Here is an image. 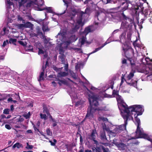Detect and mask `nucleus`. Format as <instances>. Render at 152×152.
Segmentation results:
<instances>
[{"instance_id": "dca6fc26", "label": "nucleus", "mask_w": 152, "mask_h": 152, "mask_svg": "<svg viewBox=\"0 0 152 152\" xmlns=\"http://www.w3.org/2000/svg\"><path fill=\"white\" fill-rule=\"evenodd\" d=\"M96 131L95 130H93L92 131L91 133V134L90 136L91 138V139L94 142V143L97 144L98 143V141L96 140Z\"/></svg>"}, {"instance_id": "a19ab883", "label": "nucleus", "mask_w": 152, "mask_h": 152, "mask_svg": "<svg viewBox=\"0 0 152 152\" xmlns=\"http://www.w3.org/2000/svg\"><path fill=\"white\" fill-rule=\"evenodd\" d=\"M82 65V64L81 63H78L76 64L75 68L76 70H77L80 67V66Z\"/></svg>"}, {"instance_id": "bb28decb", "label": "nucleus", "mask_w": 152, "mask_h": 152, "mask_svg": "<svg viewBox=\"0 0 152 152\" xmlns=\"http://www.w3.org/2000/svg\"><path fill=\"white\" fill-rule=\"evenodd\" d=\"M91 31V29L89 27H87L85 29L83 35L86 36Z\"/></svg>"}, {"instance_id": "f8f14e48", "label": "nucleus", "mask_w": 152, "mask_h": 152, "mask_svg": "<svg viewBox=\"0 0 152 152\" xmlns=\"http://www.w3.org/2000/svg\"><path fill=\"white\" fill-rule=\"evenodd\" d=\"M63 68V67H61V68H58L56 66L53 67V69L54 70L57 72H60L58 73V77H65L68 75V73L67 72L61 71Z\"/></svg>"}, {"instance_id": "6ab92c4d", "label": "nucleus", "mask_w": 152, "mask_h": 152, "mask_svg": "<svg viewBox=\"0 0 152 152\" xmlns=\"http://www.w3.org/2000/svg\"><path fill=\"white\" fill-rule=\"evenodd\" d=\"M109 42H108L107 41L105 42L103 44V45H102L101 47L96 48L94 50V51H93L92 52H91V53L88 54V55H88V58L89 57V56H90V55L91 54H92V53H94L97 52L98 50H99L101 48H102L105 45L107 44H108L109 43Z\"/></svg>"}, {"instance_id": "20e7f679", "label": "nucleus", "mask_w": 152, "mask_h": 152, "mask_svg": "<svg viewBox=\"0 0 152 152\" xmlns=\"http://www.w3.org/2000/svg\"><path fill=\"white\" fill-rule=\"evenodd\" d=\"M89 12V9L86 8L85 12L81 11L78 13L76 21H72L73 22L72 23L73 26L72 30L73 32L77 31L80 26H83V24L82 22V20L85 16L86 17L88 15Z\"/></svg>"}, {"instance_id": "423d86ee", "label": "nucleus", "mask_w": 152, "mask_h": 152, "mask_svg": "<svg viewBox=\"0 0 152 152\" xmlns=\"http://www.w3.org/2000/svg\"><path fill=\"white\" fill-rule=\"evenodd\" d=\"M57 37L58 38H59L57 40V42H58V44L60 45L61 46L64 45V48H66L71 43L70 39L66 38L64 33H61L60 32L58 33L57 36Z\"/></svg>"}, {"instance_id": "49530a36", "label": "nucleus", "mask_w": 152, "mask_h": 152, "mask_svg": "<svg viewBox=\"0 0 152 152\" xmlns=\"http://www.w3.org/2000/svg\"><path fill=\"white\" fill-rule=\"evenodd\" d=\"M40 115L41 118L44 119L45 120H46V119L47 116L46 114L40 113Z\"/></svg>"}, {"instance_id": "2eb2a0df", "label": "nucleus", "mask_w": 152, "mask_h": 152, "mask_svg": "<svg viewBox=\"0 0 152 152\" xmlns=\"http://www.w3.org/2000/svg\"><path fill=\"white\" fill-rule=\"evenodd\" d=\"M97 15H96L95 16V21L94 23V26L96 28H97L100 27V26L101 23L100 22V21H101L102 20H99V22H97L96 21V20H99V18L101 14L99 13L98 12Z\"/></svg>"}, {"instance_id": "a878e982", "label": "nucleus", "mask_w": 152, "mask_h": 152, "mask_svg": "<svg viewBox=\"0 0 152 152\" xmlns=\"http://www.w3.org/2000/svg\"><path fill=\"white\" fill-rule=\"evenodd\" d=\"M6 4L8 9L10 8V6L13 5V3L10 1V0H6Z\"/></svg>"}, {"instance_id": "69168bd1", "label": "nucleus", "mask_w": 152, "mask_h": 152, "mask_svg": "<svg viewBox=\"0 0 152 152\" xmlns=\"http://www.w3.org/2000/svg\"><path fill=\"white\" fill-rule=\"evenodd\" d=\"M44 51L42 50L41 49L39 48L38 54L39 55V54H44Z\"/></svg>"}, {"instance_id": "f03ea898", "label": "nucleus", "mask_w": 152, "mask_h": 152, "mask_svg": "<svg viewBox=\"0 0 152 152\" xmlns=\"http://www.w3.org/2000/svg\"><path fill=\"white\" fill-rule=\"evenodd\" d=\"M87 90L91 94L88 95V100L90 106H89L88 109V112L86 117L89 119H92L93 118V113L94 111L97 110H103L104 109L103 108H96L99 104L97 101L98 99V96L92 93L88 89H87Z\"/></svg>"}, {"instance_id": "de8ad7c7", "label": "nucleus", "mask_w": 152, "mask_h": 152, "mask_svg": "<svg viewBox=\"0 0 152 152\" xmlns=\"http://www.w3.org/2000/svg\"><path fill=\"white\" fill-rule=\"evenodd\" d=\"M33 146L32 145H30L28 144V143H27V146L26 148L28 149H32L33 148Z\"/></svg>"}, {"instance_id": "e2e57ef3", "label": "nucleus", "mask_w": 152, "mask_h": 152, "mask_svg": "<svg viewBox=\"0 0 152 152\" xmlns=\"http://www.w3.org/2000/svg\"><path fill=\"white\" fill-rule=\"evenodd\" d=\"M70 95L71 98H75V96L76 95L75 93H74V94H73V93H71L70 94Z\"/></svg>"}, {"instance_id": "5701e85b", "label": "nucleus", "mask_w": 152, "mask_h": 152, "mask_svg": "<svg viewBox=\"0 0 152 152\" xmlns=\"http://www.w3.org/2000/svg\"><path fill=\"white\" fill-rule=\"evenodd\" d=\"M100 137L101 140L104 141H107L105 133L104 132L101 133Z\"/></svg>"}, {"instance_id": "f704fd0d", "label": "nucleus", "mask_w": 152, "mask_h": 152, "mask_svg": "<svg viewBox=\"0 0 152 152\" xmlns=\"http://www.w3.org/2000/svg\"><path fill=\"white\" fill-rule=\"evenodd\" d=\"M22 146V145L20 144L19 143H17L15 144L12 146L13 148H15L16 147H17L18 148H20Z\"/></svg>"}, {"instance_id": "a18cd8bd", "label": "nucleus", "mask_w": 152, "mask_h": 152, "mask_svg": "<svg viewBox=\"0 0 152 152\" xmlns=\"http://www.w3.org/2000/svg\"><path fill=\"white\" fill-rule=\"evenodd\" d=\"M17 39H16L10 38V39L9 42L10 43H12L14 44L16 42Z\"/></svg>"}, {"instance_id": "ea45409f", "label": "nucleus", "mask_w": 152, "mask_h": 152, "mask_svg": "<svg viewBox=\"0 0 152 152\" xmlns=\"http://www.w3.org/2000/svg\"><path fill=\"white\" fill-rule=\"evenodd\" d=\"M128 32L127 34V37L128 39H129L131 36V35L132 34V29H131L130 30H128L127 31Z\"/></svg>"}, {"instance_id": "5fc2aeb1", "label": "nucleus", "mask_w": 152, "mask_h": 152, "mask_svg": "<svg viewBox=\"0 0 152 152\" xmlns=\"http://www.w3.org/2000/svg\"><path fill=\"white\" fill-rule=\"evenodd\" d=\"M74 50L76 52H77L79 53H82L81 50L80 48H74Z\"/></svg>"}, {"instance_id": "1a4fd4ad", "label": "nucleus", "mask_w": 152, "mask_h": 152, "mask_svg": "<svg viewBox=\"0 0 152 152\" xmlns=\"http://www.w3.org/2000/svg\"><path fill=\"white\" fill-rule=\"evenodd\" d=\"M18 2L19 7L23 11L25 10L28 7H31V3H26V0H15Z\"/></svg>"}, {"instance_id": "393cba45", "label": "nucleus", "mask_w": 152, "mask_h": 152, "mask_svg": "<svg viewBox=\"0 0 152 152\" xmlns=\"http://www.w3.org/2000/svg\"><path fill=\"white\" fill-rule=\"evenodd\" d=\"M126 31L124 32L121 34V35L120 36V39L121 41V42L122 40L124 41L125 40V36L126 35Z\"/></svg>"}, {"instance_id": "9d476101", "label": "nucleus", "mask_w": 152, "mask_h": 152, "mask_svg": "<svg viewBox=\"0 0 152 152\" xmlns=\"http://www.w3.org/2000/svg\"><path fill=\"white\" fill-rule=\"evenodd\" d=\"M129 6L130 7L132 6L130 2L129 1L124 0L120 6H118L117 7L114 8L113 9H116L121 8L122 11H124L126 10Z\"/></svg>"}, {"instance_id": "0eeeda50", "label": "nucleus", "mask_w": 152, "mask_h": 152, "mask_svg": "<svg viewBox=\"0 0 152 152\" xmlns=\"http://www.w3.org/2000/svg\"><path fill=\"white\" fill-rule=\"evenodd\" d=\"M123 50L125 56L131 59L134 56V51L132 48L126 44L123 45Z\"/></svg>"}, {"instance_id": "412c9836", "label": "nucleus", "mask_w": 152, "mask_h": 152, "mask_svg": "<svg viewBox=\"0 0 152 152\" xmlns=\"http://www.w3.org/2000/svg\"><path fill=\"white\" fill-rule=\"evenodd\" d=\"M124 0H110V3L112 4H117L118 6H120Z\"/></svg>"}, {"instance_id": "864d4df0", "label": "nucleus", "mask_w": 152, "mask_h": 152, "mask_svg": "<svg viewBox=\"0 0 152 152\" xmlns=\"http://www.w3.org/2000/svg\"><path fill=\"white\" fill-rule=\"evenodd\" d=\"M9 111L10 110L9 109H6L4 110L3 113L5 114H7L9 113Z\"/></svg>"}, {"instance_id": "7ed1b4c3", "label": "nucleus", "mask_w": 152, "mask_h": 152, "mask_svg": "<svg viewBox=\"0 0 152 152\" xmlns=\"http://www.w3.org/2000/svg\"><path fill=\"white\" fill-rule=\"evenodd\" d=\"M142 62L146 65L141 70L140 72L143 73L146 75H148L145 77L143 78L144 77H141L142 80L146 81L152 79V63L150 58H143L142 60Z\"/></svg>"}, {"instance_id": "58836bf2", "label": "nucleus", "mask_w": 152, "mask_h": 152, "mask_svg": "<svg viewBox=\"0 0 152 152\" xmlns=\"http://www.w3.org/2000/svg\"><path fill=\"white\" fill-rule=\"evenodd\" d=\"M43 109V113H46L48 115H50L49 110L46 107H44Z\"/></svg>"}, {"instance_id": "8fccbe9b", "label": "nucleus", "mask_w": 152, "mask_h": 152, "mask_svg": "<svg viewBox=\"0 0 152 152\" xmlns=\"http://www.w3.org/2000/svg\"><path fill=\"white\" fill-rule=\"evenodd\" d=\"M9 44L8 42V40H7L6 41H5L3 42V44L2 45V47H4L6 45H7Z\"/></svg>"}, {"instance_id": "ddd939ff", "label": "nucleus", "mask_w": 152, "mask_h": 152, "mask_svg": "<svg viewBox=\"0 0 152 152\" xmlns=\"http://www.w3.org/2000/svg\"><path fill=\"white\" fill-rule=\"evenodd\" d=\"M116 98L118 103H120L121 104L120 105L118 106V108L121 111H121H123L122 106L123 104H126L124 103L121 96L118 95L117 96H116Z\"/></svg>"}, {"instance_id": "2f4dec72", "label": "nucleus", "mask_w": 152, "mask_h": 152, "mask_svg": "<svg viewBox=\"0 0 152 152\" xmlns=\"http://www.w3.org/2000/svg\"><path fill=\"white\" fill-rule=\"evenodd\" d=\"M98 120L99 121H103L104 122H106L108 121L107 119L106 118L99 117L98 118Z\"/></svg>"}, {"instance_id": "09e8293b", "label": "nucleus", "mask_w": 152, "mask_h": 152, "mask_svg": "<svg viewBox=\"0 0 152 152\" xmlns=\"http://www.w3.org/2000/svg\"><path fill=\"white\" fill-rule=\"evenodd\" d=\"M69 72L71 74V75L75 79H76V76L75 74V73H74L73 71H70Z\"/></svg>"}, {"instance_id": "680f3d73", "label": "nucleus", "mask_w": 152, "mask_h": 152, "mask_svg": "<svg viewBox=\"0 0 152 152\" xmlns=\"http://www.w3.org/2000/svg\"><path fill=\"white\" fill-rule=\"evenodd\" d=\"M40 33L42 35V38L45 41V42L46 43L45 41H48V40L47 39L45 36L44 35H43V33L42 32H41Z\"/></svg>"}, {"instance_id": "bf43d9fd", "label": "nucleus", "mask_w": 152, "mask_h": 152, "mask_svg": "<svg viewBox=\"0 0 152 152\" xmlns=\"http://www.w3.org/2000/svg\"><path fill=\"white\" fill-rule=\"evenodd\" d=\"M102 1L104 4H107L109 3H110V0H102Z\"/></svg>"}, {"instance_id": "a211bd4d", "label": "nucleus", "mask_w": 152, "mask_h": 152, "mask_svg": "<svg viewBox=\"0 0 152 152\" xmlns=\"http://www.w3.org/2000/svg\"><path fill=\"white\" fill-rule=\"evenodd\" d=\"M115 144L120 150H124L126 147V145L122 143H115Z\"/></svg>"}, {"instance_id": "6e6552de", "label": "nucleus", "mask_w": 152, "mask_h": 152, "mask_svg": "<svg viewBox=\"0 0 152 152\" xmlns=\"http://www.w3.org/2000/svg\"><path fill=\"white\" fill-rule=\"evenodd\" d=\"M134 76V73L132 72H130L127 77L126 79V82L129 85L134 86V87H136L137 86V81L133 80H131Z\"/></svg>"}, {"instance_id": "473e14b6", "label": "nucleus", "mask_w": 152, "mask_h": 152, "mask_svg": "<svg viewBox=\"0 0 152 152\" xmlns=\"http://www.w3.org/2000/svg\"><path fill=\"white\" fill-rule=\"evenodd\" d=\"M133 45L136 50L137 48H141L142 47V45L139 44L137 43L136 42H134L133 43Z\"/></svg>"}, {"instance_id": "72a5a7b5", "label": "nucleus", "mask_w": 152, "mask_h": 152, "mask_svg": "<svg viewBox=\"0 0 152 152\" xmlns=\"http://www.w3.org/2000/svg\"><path fill=\"white\" fill-rule=\"evenodd\" d=\"M63 0V2H64V3L65 5L66 6V9L68 7V4L69 3V2L68 1H70V0ZM81 0H75L76 1H80Z\"/></svg>"}, {"instance_id": "774afa93", "label": "nucleus", "mask_w": 152, "mask_h": 152, "mask_svg": "<svg viewBox=\"0 0 152 152\" xmlns=\"http://www.w3.org/2000/svg\"><path fill=\"white\" fill-rule=\"evenodd\" d=\"M18 42L20 45L23 46L26 45V44L23 41H18Z\"/></svg>"}, {"instance_id": "0e129e2a", "label": "nucleus", "mask_w": 152, "mask_h": 152, "mask_svg": "<svg viewBox=\"0 0 152 152\" xmlns=\"http://www.w3.org/2000/svg\"><path fill=\"white\" fill-rule=\"evenodd\" d=\"M130 64H131V65L132 66H133L135 64L134 61L132 59H131L130 60Z\"/></svg>"}, {"instance_id": "4468645a", "label": "nucleus", "mask_w": 152, "mask_h": 152, "mask_svg": "<svg viewBox=\"0 0 152 152\" xmlns=\"http://www.w3.org/2000/svg\"><path fill=\"white\" fill-rule=\"evenodd\" d=\"M134 8L136 10H138L139 12L143 11L144 7H143V4L140 2V0L136 2Z\"/></svg>"}, {"instance_id": "052dcab7", "label": "nucleus", "mask_w": 152, "mask_h": 152, "mask_svg": "<svg viewBox=\"0 0 152 152\" xmlns=\"http://www.w3.org/2000/svg\"><path fill=\"white\" fill-rule=\"evenodd\" d=\"M68 64H65V66H64V69L66 71H68Z\"/></svg>"}, {"instance_id": "9b49d317", "label": "nucleus", "mask_w": 152, "mask_h": 152, "mask_svg": "<svg viewBox=\"0 0 152 152\" xmlns=\"http://www.w3.org/2000/svg\"><path fill=\"white\" fill-rule=\"evenodd\" d=\"M124 124L116 126L114 129V131L117 134L121 132V131L126 129V126L127 124V121L126 119L124 120Z\"/></svg>"}, {"instance_id": "f3484780", "label": "nucleus", "mask_w": 152, "mask_h": 152, "mask_svg": "<svg viewBox=\"0 0 152 152\" xmlns=\"http://www.w3.org/2000/svg\"><path fill=\"white\" fill-rule=\"evenodd\" d=\"M48 63V61H47L46 62V64L45 66H43L42 67V71L41 72L40 75L39 76V78L38 80V81H40V80H44L43 76L44 75V70L45 69L46 67V65Z\"/></svg>"}, {"instance_id": "e433bc0d", "label": "nucleus", "mask_w": 152, "mask_h": 152, "mask_svg": "<svg viewBox=\"0 0 152 152\" xmlns=\"http://www.w3.org/2000/svg\"><path fill=\"white\" fill-rule=\"evenodd\" d=\"M25 25V27L26 28H31L33 26V25L29 22H27Z\"/></svg>"}, {"instance_id": "4be33fe9", "label": "nucleus", "mask_w": 152, "mask_h": 152, "mask_svg": "<svg viewBox=\"0 0 152 152\" xmlns=\"http://www.w3.org/2000/svg\"><path fill=\"white\" fill-rule=\"evenodd\" d=\"M144 13L145 17L146 18L152 16V12L149 10H145Z\"/></svg>"}, {"instance_id": "4d7b16f0", "label": "nucleus", "mask_w": 152, "mask_h": 152, "mask_svg": "<svg viewBox=\"0 0 152 152\" xmlns=\"http://www.w3.org/2000/svg\"><path fill=\"white\" fill-rule=\"evenodd\" d=\"M17 120L18 121L21 122L24 120V118H23L21 117V116H20L19 118L17 119Z\"/></svg>"}, {"instance_id": "13d9d810", "label": "nucleus", "mask_w": 152, "mask_h": 152, "mask_svg": "<svg viewBox=\"0 0 152 152\" xmlns=\"http://www.w3.org/2000/svg\"><path fill=\"white\" fill-rule=\"evenodd\" d=\"M42 30L43 31H46L48 30V27L47 26L43 25L42 27Z\"/></svg>"}, {"instance_id": "39448f33", "label": "nucleus", "mask_w": 152, "mask_h": 152, "mask_svg": "<svg viewBox=\"0 0 152 152\" xmlns=\"http://www.w3.org/2000/svg\"><path fill=\"white\" fill-rule=\"evenodd\" d=\"M123 18L120 29H122L124 31H127L128 30H130L132 29L133 25L134 24L133 20L127 17L123 13L122 14Z\"/></svg>"}, {"instance_id": "338daca9", "label": "nucleus", "mask_w": 152, "mask_h": 152, "mask_svg": "<svg viewBox=\"0 0 152 152\" xmlns=\"http://www.w3.org/2000/svg\"><path fill=\"white\" fill-rule=\"evenodd\" d=\"M5 127L8 129H11V127L9 124H6L5 125Z\"/></svg>"}, {"instance_id": "c9c22d12", "label": "nucleus", "mask_w": 152, "mask_h": 152, "mask_svg": "<svg viewBox=\"0 0 152 152\" xmlns=\"http://www.w3.org/2000/svg\"><path fill=\"white\" fill-rule=\"evenodd\" d=\"M8 30L6 27H4L3 29V31L1 32V34L2 35L6 34H8Z\"/></svg>"}, {"instance_id": "3c124183", "label": "nucleus", "mask_w": 152, "mask_h": 152, "mask_svg": "<svg viewBox=\"0 0 152 152\" xmlns=\"http://www.w3.org/2000/svg\"><path fill=\"white\" fill-rule=\"evenodd\" d=\"M47 134L48 135L51 136L52 134V132L50 131V129H48L46 130Z\"/></svg>"}, {"instance_id": "f257e3e1", "label": "nucleus", "mask_w": 152, "mask_h": 152, "mask_svg": "<svg viewBox=\"0 0 152 152\" xmlns=\"http://www.w3.org/2000/svg\"><path fill=\"white\" fill-rule=\"evenodd\" d=\"M123 111H121V115L124 120H133V118L132 116V112L135 113L134 114V121L135 124H137V129L136 132V136L132 137V139H135L142 138L147 139L150 141L152 143V136H149L144 133L142 128L140 126V119L137 118L138 115H142L144 111L142 105H134L128 107L126 104H124L122 106Z\"/></svg>"}, {"instance_id": "c85d7f7f", "label": "nucleus", "mask_w": 152, "mask_h": 152, "mask_svg": "<svg viewBox=\"0 0 152 152\" xmlns=\"http://www.w3.org/2000/svg\"><path fill=\"white\" fill-rule=\"evenodd\" d=\"M108 134L109 137H114L117 134L115 132L114 130H113L111 131Z\"/></svg>"}, {"instance_id": "b1692460", "label": "nucleus", "mask_w": 152, "mask_h": 152, "mask_svg": "<svg viewBox=\"0 0 152 152\" xmlns=\"http://www.w3.org/2000/svg\"><path fill=\"white\" fill-rule=\"evenodd\" d=\"M43 10H46L47 12L52 13L53 12V10L51 7H46L42 9L39 10L42 11Z\"/></svg>"}, {"instance_id": "4c0bfd02", "label": "nucleus", "mask_w": 152, "mask_h": 152, "mask_svg": "<svg viewBox=\"0 0 152 152\" xmlns=\"http://www.w3.org/2000/svg\"><path fill=\"white\" fill-rule=\"evenodd\" d=\"M67 16L70 17L71 19L70 20H72L75 16V14H73L72 13L71 14V13H67Z\"/></svg>"}, {"instance_id": "c756f323", "label": "nucleus", "mask_w": 152, "mask_h": 152, "mask_svg": "<svg viewBox=\"0 0 152 152\" xmlns=\"http://www.w3.org/2000/svg\"><path fill=\"white\" fill-rule=\"evenodd\" d=\"M103 129L104 130V131H106L108 133V134L109 133V132L111 131L110 129L108 127H107L105 124L103 125Z\"/></svg>"}, {"instance_id": "603ef678", "label": "nucleus", "mask_w": 152, "mask_h": 152, "mask_svg": "<svg viewBox=\"0 0 152 152\" xmlns=\"http://www.w3.org/2000/svg\"><path fill=\"white\" fill-rule=\"evenodd\" d=\"M125 81H126V79H125L124 78V77L123 76H122L121 77V83L120 84V87H121V86L122 85L123 83Z\"/></svg>"}, {"instance_id": "cd10ccee", "label": "nucleus", "mask_w": 152, "mask_h": 152, "mask_svg": "<svg viewBox=\"0 0 152 152\" xmlns=\"http://www.w3.org/2000/svg\"><path fill=\"white\" fill-rule=\"evenodd\" d=\"M56 81H59V82H58V83L61 86V83L63 84H66V82L65 80H60L59 79L56 78Z\"/></svg>"}, {"instance_id": "37998d69", "label": "nucleus", "mask_w": 152, "mask_h": 152, "mask_svg": "<svg viewBox=\"0 0 152 152\" xmlns=\"http://www.w3.org/2000/svg\"><path fill=\"white\" fill-rule=\"evenodd\" d=\"M31 115V114L30 113V112H29L27 114H25L24 115V117L26 118V119H28L29 118L30 116Z\"/></svg>"}, {"instance_id": "79ce46f5", "label": "nucleus", "mask_w": 152, "mask_h": 152, "mask_svg": "<svg viewBox=\"0 0 152 152\" xmlns=\"http://www.w3.org/2000/svg\"><path fill=\"white\" fill-rule=\"evenodd\" d=\"M17 26L19 29H22L24 27H25V25L23 24H18Z\"/></svg>"}, {"instance_id": "c03bdc74", "label": "nucleus", "mask_w": 152, "mask_h": 152, "mask_svg": "<svg viewBox=\"0 0 152 152\" xmlns=\"http://www.w3.org/2000/svg\"><path fill=\"white\" fill-rule=\"evenodd\" d=\"M113 95L114 97H116L118 95V91L114 90L113 91Z\"/></svg>"}, {"instance_id": "aec40b11", "label": "nucleus", "mask_w": 152, "mask_h": 152, "mask_svg": "<svg viewBox=\"0 0 152 152\" xmlns=\"http://www.w3.org/2000/svg\"><path fill=\"white\" fill-rule=\"evenodd\" d=\"M86 36L83 35L82 37L79 39V42L80 44V46H81L85 43L87 42L86 41Z\"/></svg>"}, {"instance_id": "6e6d98bb", "label": "nucleus", "mask_w": 152, "mask_h": 152, "mask_svg": "<svg viewBox=\"0 0 152 152\" xmlns=\"http://www.w3.org/2000/svg\"><path fill=\"white\" fill-rule=\"evenodd\" d=\"M59 52L60 54H64V50L63 48H61L59 49Z\"/></svg>"}, {"instance_id": "7c9ffc66", "label": "nucleus", "mask_w": 152, "mask_h": 152, "mask_svg": "<svg viewBox=\"0 0 152 152\" xmlns=\"http://www.w3.org/2000/svg\"><path fill=\"white\" fill-rule=\"evenodd\" d=\"M59 58L61 59V61L62 62V64L64 63L65 61V56L64 54H60L59 56Z\"/></svg>"}]
</instances>
